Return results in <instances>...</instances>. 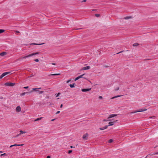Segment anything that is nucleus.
Wrapping results in <instances>:
<instances>
[{"mask_svg": "<svg viewBox=\"0 0 158 158\" xmlns=\"http://www.w3.org/2000/svg\"><path fill=\"white\" fill-rule=\"evenodd\" d=\"M60 74V73H54V74H52L50 75L55 76V75H59Z\"/></svg>", "mask_w": 158, "mask_h": 158, "instance_id": "obj_20", "label": "nucleus"}, {"mask_svg": "<svg viewBox=\"0 0 158 158\" xmlns=\"http://www.w3.org/2000/svg\"><path fill=\"white\" fill-rule=\"evenodd\" d=\"M137 112H137V111H135L132 112H131V114H133V113H137Z\"/></svg>", "mask_w": 158, "mask_h": 158, "instance_id": "obj_31", "label": "nucleus"}, {"mask_svg": "<svg viewBox=\"0 0 158 158\" xmlns=\"http://www.w3.org/2000/svg\"><path fill=\"white\" fill-rule=\"evenodd\" d=\"M155 118V116H153V117H150V118Z\"/></svg>", "mask_w": 158, "mask_h": 158, "instance_id": "obj_40", "label": "nucleus"}, {"mask_svg": "<svg viewBox=\"0 0 158 158\" xmlns=\"http://www.w3.org/2000/svg\"><path fill=\"white\" fill-rule=\"evenodd\" d=\"M72 150H69V152H68V153L69 154H70V153H71L72 152Z\"/></svg>", "mask_w": 158, "mask_h": 158, "instance_id": "obj_35", "label": "nucleus"}, {"mask_svg": "<svg viewBox=\"0 0 158 158\" xmlns=\"http://www.w3.org/2000/svg\"><path fill=\"white\" fill-rule=\"evenodd\" d=\"M10 73V72H5L3 73L0 76V78L2 79V78L6 76V75L9 74Z\"/></svg>", "mask_w": 158, "mask_h": 158, "instance_id": "obj_6", "label": "nucleus"}, {"mask_svg": "<svg viewBox=\"0 0 158 158\" xmlns=\"http://www.w3.org/2000/svg\"><path fill=\"white\" fill-rule=\"evenodd\" d=\"M139 45V44L137 43H134L133 44V46L134 47L136 46Z\"/></svg>", "mask_w": 158, "mask_h": 158, "instance_id": "obj_23", "label": "nucleus"}, {"mask_svg": "<svg viewBox=\"0 0 158 158\" xmlns=\"http://www.w3.org/2000/svg\"><path fill=\"white\" fill-rule=\"evenodd\" d=\"M121 95L116 96H114V97L112 98H111V99H113L116 98H118V97H121Z\"/></svg>", "mask_w": 158, "mask_h": 158, "instance_id": "obj_16", "label": "nucleus"}, {"mask_svg": "<svg viewBox=\"0 0 158 158\" xmlns=\"http://www.w3.org/2000/svg\"><path fill=\"white\" fill-rule=\"evenodd\" d=\"M70 148H75V147H73V146H70Z\"/></svg>", "mask_w": 158, "mask_h": 158, "instance_id": "obj_46", "label": "nucleus"}, {"mask_svg": "<svg viewBox=\"0 0 158 158\" xmlns=\"http://www.w3.org/2000/svg\"><path fill=\"white\" fill-rule=\"evenodd\" d=\"M26 133V132H24V131H22L21 130V131H20V133H19V134H20V135H22V134H23L24 133Z\"/></svg>", "mask_w": 158, "mask_h": 158, "instance_id": "obj_19", "label": "nucleus"}, {"mask_svg": "<svg viewBox=\"0 0 158 158\" xmlns=\"http://www.w3.org/2000/svg\"><path fill=\"white\" fill-rule=\"evenodd\" d=\"M113 140L112 139H110L109 141H108V142L109 143H112V142H113Z\"/></svg>", "mask_w": 158, "mask_h": 158, "instance_id": "obj_27", "label": "nucleus"}, {"mask_svg": "<svg viewBox=\"0 0 158 158\" xmlns=\"http://www.w3.org/2000/svg\"><path fill=\"white\" fill-rule=\"evenodd\" d=\"M32 91H30V92H29V93H31V92H32Z\"/></svg>", "mask_w": 158, "mask_h": 158, "instance_id": "obj_51", "label": "nucleus"}, {"mask_svg": "<svg viewBox=\"0 0 158 158\" xmlns=\"http://www.w3.org/2000/svg\"><path fill=\"white\" fill-rule=\"evenodd\" d=\"M42 118V117H41L40 118H37L35 120V121H37L38 120H41Z\"/></svg>", "mask_w": 158, "mask_h": 158, "instance_id": "obj_21", "label": "nucleus"}, {"mask_svg": "<svg viewBox=\"0 0 158 158\" xmlns=\"http://www.w3.org/2000/svg\"><path fill=\"white\" fill-rule=\"evenodd\" d=\"M92 10V11H96V9H93V10Z\"/></svg>", "mask_w": 158, "mask_h": 158, "instance_id": "obj_48", "label": "nucleus"}, {"mask_svg": "<svg viewBox=\"0 0 158 158\" xmlns=\"http://www.w3.org/2000/svg\"><path fill=\"white\" fill-rule=\"evenodd\" d=\"M0 153H2V151H0Z\"/></svg>", "mask_w": 158, "mask_h": 158, "instance_id": "obj_53", "label": "nucleus"}, {"mask_svg": "<svg viewBox=\"0 0 158 158\" xmlns=\"http://www.w3.org/2000/svg\"><path fill=\"white\" fill-rule=\"evenodd\" d=\"M147 109H141L140 110H137V112H141L142 111H144L147 110Z\"/></svg>", "mask_w": 158, "mask_h": 158, "instance_id": "obj_12", "label": "nucleus"}, {"mask_svg": "<svg viewBox=\"0 0 158 158\" xmlns=\"http://www.w3.org/2000/svg\"><path fill=\"white\" fill-rule=\"evenodd\" d=\"M21 111V108L20 106H18L16 108V111L17 112H19Z\"/></svg>", "mask_w": 158, "mask_h": 158, "instance_id": "obj_7", "label": "nucleus"}, {"mask_svg": "<svg viewBox=\"0 0 158 158\" xmlns=\"http://www.w3.org/2000/svg\"><path fill=\"white\" fill-rule=\"evenodd\" d=\"M89 134L86 133L83 135L82 138L83 139L86 140L88 139Z\"/></svg>", "mask_w": 158, "mask_h": 158, "instance_id": "obj_5", "label": "nucleus"}, {"mask_svg": "<svg viewBox=\"0 0 158 158\" xmlns=\"http://www.w3.org/2000/svg\"><path fill=\"white\" fill-rule=\"evenodd\" d=\"M52 64L53 65H56V64L54 63H52Z\"/></svg>", "mask_w": 158, "mask_h": 158, "instance_id": "obj_45", "label": "nucleus"}, {"mask_svg": "<svg viewBox=\"0 0 158 158\" xmlns=\"http://www.w3.org/2000/svg\"><path fill=\"white\" fill-rule=\"evenodd\" d=\"M39 54V52H35V53H33L32 54H30V55H29L27 56H24L23 57H22V58H20V59H24V58H27V57H31V56H34V55H37V54Z\"/></svg>", "mask_w": 158, "mask_h": 158, "instance_id": "obj_2", "label": "nucleus"}, {"mask_svg": "<svg viewBox=\"0 0 158 158\" xmlns=\"http://www.w3.org/2000/svg\"><path fill=\"white\" fill-rule=\"evenodd\" d=\"M108 127V126H105V127H102V128H100L99 129L101 130H102L105 129H106Z\"/></svg>", "mask_w": 158, "mask_h": 158, "instance_id": "obj_13", "label": "nucleus"}, {"mask_svg": "<svg viewBox=\"0 0 158 158\" xmlns=\"http://www.w3.org/2000/svg\"><path fill=\"white\" fill-rule=\"evenodd\" d=\"M34 61H35V62H38L39 60L38 59H36L34 60Z\"/></svg>", "mask_w": 158, "mask_h": 158, "instance_id": "obj_32", "label": "nucleus"}, {"mask_svg": "<svg viewBox=\"0 0 158 158\" xmlns=\"http://www.w3.org/2000/svg\"><path fill=\"white\" fill-rule=\"evenodd\" d=\"M99 98L100 99H102V96H99Z\"/></svg>", "mask_w": 158, "mask_h": 158, "instance_id": "obj_36", "label": "nucleus"}, {"mask_svg": "<svg viewBox=\"0 0 158 158\" xmlns=\"http://www.w3.org/2000/svg\"><path fill=\"white\" fill-rule=\"evenodd\" d=\"M117 115V114H110V115H109V116L108 118V120H106L105 119H103V121L104 122L111 121L112 120L110 119V118H112L114 117L115 116H116Z\"/></svg>", "mask_w": 158, "mask_h": 158, "instance_id": "obj_1", "label": "nucleus"}, {"mask_svg": "<svg viewBox=\"0 0 158 158\" xmlns=\"http://www.w3.org/2000/svg\"><path fill=\"white\" fill-rule=\"evenodd\" d=\"M15 84V83H11L10 82H7L4 85L6 86H14Z\"/></svg>", "mask_w": 158, "mask_h": 158, "instance_id": "obj_3", "label": "nucleus"}, {"mask_svg": "<svg viewBox=\"0 0 158 158\" xmlns=\"http://www.w3.org/2000/svg\"><path fill=\"white\" fill-rule=\"evenodd\" d=\"M47 158H50V156H47Z\"/></svg>", "mask_w": 158, "mask_h": 158, "instance_id": "obj_42", "label": "nucleus"}, {"mask_svg": "<svg viewBox=\"0 0 158 158\" xmlns=\"http://www.w3.org/2000/svg\"><path fill=\"white\" fill-rule=\"evenodd\" d=\"M30 76H31V77H32L33 76L32 75H30Z\"/></svg>", "mask_w": 158, "mask_h": 158, "instance_id": "obj_52", "label": "nucleus"}, {"mask_svg": "<svg viewBox=\"0 0 158 158\" xmlns=\"http://www.w3.org/2000/svg\"><path fill=\"white\" fill-rule=\"evenodd\" d=\"M23 144H15L14 145H13V146H22V145H23Z\"/></svg>", "mask_w": 158, "mask_h": 158, "instance_id": "obj_17", "label": "nucleus"}, {"mask_svg": "<svg viewBox=\"0 0 158 158\" xmlns=\"http://www.w3.org/2000/svg\"><path fill=\"white\" fill-rule=\"evenodd\" d=\"M71 81V80H69L66 81L67 83H69Z\"/></svg>", "mask_w": 158, "mask_h": 158, "instance_id": "obj_33", "label": "nucleus"}, {"mask_svg": "<svg viewBox=\"0 0 158 158\" xmlns=\"http://www.w3.org/2000/svg\"><path fill=\"white\" fill-rule=\"evenodd\" d=\"M28 88V86H25L24 87V89H27Z\"/></svg>", "mask_w": 158, "mask_h": 158, "instance_id": "obj_38", "label": "nucleus"}, {"mask_svg": "<svg viewBox=\"0 0 158 158\" xmlns=\"http://www.w3.org/2000/svg\"><path fill=\"white\" fill-rule=\"evenodd\" d=\"M117 121V120L114 121V122H109V125H108L107 126H108V127H109V126H112L113 125H114V123H115Z\"/></svg>", "mask_w": 158, "mask_h": 158, "instance_id": "obj_9", "label": "nucleus"}, {"mask_svg": "<svg viewBox=\"0 0 158 158\" xmlns=\"http://www.w3.org/2000/svg\"><path fill=\"white\" fill-rule=\"evenodd\" d=\"M90 68V67L89 66H87L86 67H83L81 70H86L89 69Z\"/></svg>", "mask_w": 158, "mask_h": 158, "instance_id": "obj_8", "label": "nucleus"}, {"mask_svg": "<svg viewBox=\"0 0 158 158\" xmlns=\"http://www.w3.org/2000/svg\"><path fill=\"white\" fill-rule=\"evenodd\" d=\"M28 92H24L22 93L20 95L21 96H24L26 93H27Z\"/></svg>", "mask_w": 158, "mask_h": 158, "instance_id": "obj_24", "label": "nucleus"}, {"mask_svg": "<svg viewBox=\"0 0 158 158\" xmlns=\"http://www.w3.org/2000/svg\"><path fill=\"white\" fill-rule=\"evenodd\" d=\"M91 88L89 89H81L82 91L83 92H86L87 91H88L91 90Z\"/></svg>", "mask_w": 158, "mask_h": 158, "instance_id": "obj_11", "label": "nucleus"}, {"mask_svg": "<svg viewBox=\"0 0 158 158\" xmlns=\"http://www.w3.org/2000/svg\"><path fill=\"white\" fill-rule=\"evenodd\" d=\"M55 120V119H52V120H51V121H54Z\"/></svg>", "mask_w": 158, "mask_h": 158, "instance_id": "obj_47", "label": "nucleus"}, {"mask_svg": "<svg viewBox=\"0 0 158 158\" xmlns=\"http://www.w3.org/2000/svg\"><path fill=\"white\" fill-rule=\"evenodd\" d=\"M74 85H75V84L73 83V84H70L69 85V86L71 88H72L74 87Z\"/></svg>", "mask_w": 158, "mask_h": 158, "instance_id": "obj_18", "label": "nucleus"}, {"mask_svg": "<svg viewBox=\"0 0 158 158\" xmlns=\"http://www.w3.org/2000/svg\"><path fill=\"white\" fill-rule=\"evenodd\" d=\"M131 16H126L125 17L124 19H131Z\"/></svg>", "mask_w": 158, "mask_h": 158, "instance_id": "obj_15", "label": "nucleus"}, {"mask_svg": "<svg viewBox=\"0 0 158 158\" xmlns=\"http://www.w3.org/2000/svg\"><path fill=\"white\" fill-rule=\"evenodd\" d=\"M95 16L96 17H99L100 16V15L99 14H95Z\"/></svg>", "mask_w": 158, "mask_h": 158, "instance_id": "obj_28", "label": "nucleus"}, {"mask_svg": "<svg viewBox=\"0 0 158 158\" xmlns=\"http://www.w3.org/2000/svg\"><path fill=\"white\" fill-rule=\"evenodd\" d=\"M6 155V154L5 153H4V154H1V155H0V156H3L4 155Z\"/></svg>", "mask_w": 158, "mask_h": 158, "instance_id": "obj_30", "label": "nucleus"}, {"mask_svg": "<svg viewBox=\"0 0 158 158\" xmlns=\"http://www.w3.org/2000/svg\"><path fill=\"white\" fill-rule=\"evenodd\" d=\"M60 93H58L56 96V97H58L59 96V95L60 94Z\"/></svg>", "mask_w": 158, "mask_h": 158, "instance_id": "obj_34", "label": "nucleus"}, {"mask_svg": "<svg viewBox=\"0 0 158 158\" xmlns=\"http://www.w3.org/2000/svg\"><path fill=\"white\" fill-rule=\"evenodd\" d=\"M119 89V88L118 87L117 88L115 89V91H117V90H118Z\"/></svg>", "mask_w": 158, "mask_h": 158, "instance_id": "obj_29", "label": "nucleus"}, {"mask_svg": "<svg viewBox=\"0 0 158 158\" xmlns=\"http://www.w3.org/2000/svg\"><path fill=\"white\" fill-rule=\"evenodd\" d=\"M41 89V88H32V89L33 90L35 91L36 92H38L39 94H42L44 93V91H40L39 89Z\"/></svg>", "mask_w": 158, "mask_h": 158, "instance_id": "obj_4", "label": "nucleus"}, {"mask_svg": "<svg viewBox=\"0 0 158 158\" xmlns=\"http://www.w3.org/2000/svg\"><path fill=\"white\" fill-rule=\"evenodd\" d=\"M79 79H80V78L78 76V77H76L75 79V81H77V80H78Z\"/></svg>", "mask_w": 158, "mask_h": 158, "instance_id": "obj_26", "label": "nucleus"}, {"mask_svg": "<svg viewBox=\"0 0 158 158\" xmlns=\"http://www.w3.org/2000/svg\"><path fill=\"white\" fill-rule=\"evenodd\" d=\"M7 54V53L6 52H4L0 53V56H4L6 55Z\"/></svg>", "mask_w": 158, "mask_h": 158, "instance_id": "obj_10", "label": "nucleus"}, {"mask_svg": "<svg viewBox=\"0 0 158 158\" xmlns=\"http://www.w3.org/2000/svg\"><path fill=\"white\" fill-rule=\"evenodd\" d=\"M156 154H158V152L156 153Z\"/></svg>", "mask_w": 158, "mask_h": 158, "instance_id": "obj_54", "label": "nucleus"}, {"mask_svg": "<svg viewBox=\"0 0 158 158\" xmlns=\"http://www.w3.org/2000/svg\"><path fill=\"white\" fill-rule=\"evenodd\" d=\"M86 1V0H84L82 1V2H85Z\"/></svg>", "mask_w": 158, "mask_h": 158, "instance_id": "obj_41", "label": "nucleus"}, {"mask_svg": "<svg viewBox=\"0 0 158 158\" xmlns=\"http://www.w3.org/2000/svg\"><path fill=\"white\" fill-rule=\"evenodd\" d=\"M85 74H83L79 76V77L80 78H85L83 77V76H84Z\"/></svg>", "mask_w": 158, "mask_h": 158, "instance_id": "obj_22", "label": "nucleus"}, {"mask_svg": "<svg viewBox=\"0 0 158 158\" xmlns=\"http://www.w3.org/2000/svg\"><path fill=\"white\" fill-rule=\"evenodd\" d=\"M63 106V104H61L60 106V108H62Z\"/></svg>", "mask_w": 158, "mask_h": 158, "instance_id": "obj_43", "label": "nucleus"}, {"mask_svg": "<svg viewBox=\"0 0 158 158\" xmlns=\"http://www.w3.org/2000/svg\"><path fill=\"white\" fill-rule=\"evenodd\" d=\"M5 30L3 29H0V34L4 32Z\"/></svg>", "mask_w": 158, "mask_h": 158, "instance_id": "obj_25", "label": "nucleus"}, {"mask_svg": "<svg viewBox=\"0 0 158 158\" xmlns=\"http://www.w3.org/2000/svg\"><path fill=\"white\" fill-rule=\"evenodd\" d=\"M60 113V111H57L56 112V114H59Z\"/></svg>", "mask_w": 158, "mask_h": 158, "instance_id": "obj_39", "label": "nucleus"}, {"mask_svg": "<svg viewBox=\"0 0 158 158\" xmlns=\"http://www.w3.org/2000/svg\"><path fill=\"white\" fill-rule=\"evenodd\" d=\"M123 52V51H121V52H118V53H117V54H118V53H121V52Z\"/></svg>", "mask_w": 158, "mask_h": 158, "instance_id": "obj_50", "label": "nucleus"}, {"mask_svg": "<svg viewBox=\"0 0 158 158\" xmlns=\"http://www.w3.org/2000/svg\"><path fill=\"white\" fill-rule=\"evenodd\" d=\"M44 44V43H43V44H36V43H31L30 44V45H42V44Z\"/></svg>", "mask_w": 158, "mask_h": 158, "instance_id": "obj_14", "label": "nucleus"}, {"mask_svg": "<svg viewBox=\"0 0 158 158\" xmlns=\"http://www.w3.org/2000/svg\"><path fill=\"white\" fill-rule=\"evenodd\" d=\"M20 135V134H18L17 135L15 136V137H18V136H19Z\"/></svg>", "mask_w": 158, "mask_h": 158, "instance_id": "obj_37", "label": "nucleus"}, {"mask_svg": "<svg viewBox=\"0 0 158 158\" xmlns=\"http://www.w3.org/2000/svg\"><path fill=\"white\" fill-rule=\"evenodd\" d=\"M13 147H14V146H13V145H10V148H11Z\"/></svg>", "mask_w": 158, "mask_h": 158, "instance_id": "obj_44", "label": "nucleus"}, {"mask_svg": "<svg viewBox=\"0 0 158 158\" xmlns=\"http://www.w3.org/2000/svg\"><path fill=\"white\" fill-rule=\"evenodd\" d=\"M16 32L17 33H19V32L18 31H16Z\"/></svg>", "mask_w": 158, "mask_h": 158, "instance_id": "obj_49", "label": "nucleus"}]
</instances>
